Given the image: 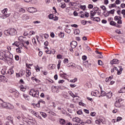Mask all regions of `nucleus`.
<instances>
[{
	"label": "nucleus",
	"mask_w": 125,
	"mask_h": 125,
	"mask_svg": "<svg viewBox=\"0 0 125 125\" xmlns=\"http://www.w3.org/2000/svg\"><path fill=\"white\" fill-rule=\"evenodd\" d=\"M5 36H15L17 34V31L14 28H9L4 31Z\"/></svg>",
	"instance_id": "nucleus-1"
},
{
	"label": "nucleus",
	"mask_w": 125,
	"mask_h": 125,
	"mask_svg": "<svg viewBox=\"0 0 125 125\" xmlns=\"http://www.w3.org/2000/svg\"><path fill=\"white\" fill-rule=\"evenodd\" d=\"M7 11H8V9H7V8H5L2 10V14L0 15V18L2 19H5L8 17H9V16H10V14L7 12Z\"/></svg>",
	"instance_id": "nucleus-2"
},
{
	"label": "nucleus",
	"mask_w": 125,
	"mask_h": 125,
	"mask_svg": "<svg viewBox=\"0 0 125 125\" xmlns=\"http://www.w3.org/2000/svg\"><path fill=\"white\" fill-rule=\"evenodd\" d=\"M12 58H13V56L10 52H7L5 53L4 61H10Z\"/></svg>",
	"instance_id": "nucleus-3"
},
{
	"label": "nucleus",
	"mask_w": 125,
	"mask_h": 125,
	"mask_svg": "<svg viewBox=\"0 0 125 125\" xmlns=\"http://www.w3.org/2000/svg\"><path fill=\"white\" fill-rule=\"evenodd\" d=\"M29 94L31 96H33V97H39V90L32 89L30 91Z\"/></svg>",
	"instance_id": "nucleus-4"
},
{
	"label": "nucleus",
	"mask_w": 125,
	"mask_h": 125,
	"mask_svg": "<svg viewBox=\"0 0 125 125\" xmlns=\"http://www.w3.org/2000/svg\"><path fill=\"white\" fill-rule=\"evenodd\" d=\"M115 70L117 71L118 75H121L122 72H123V68L121 66H118V67H115L114 68H112L111 70V73H114Z\"/></svg>",
	"instance_id": "nucleus-5"
},
{
	"label": "nucleus",
	"mask_w": 125,
	"mask_h": 125,
	"mask_svg": "<svg viewBox=\"0 0 125 125\" xmlns=\"http://www.w3.org/2000/svg\"><path fill=\"white\" fill-rule=\"evenodd\" d=\"M27 125H37V121L35 118L29 119V120L26 121Z\"/></svg>",
	"instance_id": "nucleus-6"
},
{
	"label": "nucleus",
	"mask_w": 125,
	"mask_h": 125,
	"mask_svg": "<svg viewBox=\"0 0 125 125\" xmlns=\"http://www.w3.org/2000/svg\"><path fill=\"white\" fill-rule=\"evenodd\" d=\"M91 95L93 96H97V97H100V93H99V91L97 90H94L91 93Z\"/></svg>",
	"instance_id": "nucleus-7"
},
{
	"label": "nucleus",
	"mask_w": 125,
	"mask_h": 125,
	"mask_svg": "<svg viewBox=\"0 0 125 125\" xmlns=\"http://www.w3.org/2000/svg\"><path fill=\"white\" fill-rule=\"evenodd\" d=\"M27 11H28V12H30V13H34L38 11L37 9L36 8H34V7H30L27 8Z\"/></svg>",
	"instance_id": "nucleus-8"
},
{
	"label": "nucleus",
	"mask_w": 125,
	"mask_h": 125,
	"mask_svg": "<svg viewBox=\"0 0 125 125\" xmlns=\"http://www.w3.org/2000/svg\"><path fill=\"white\" fill-rule=\"evenodd\" d=\"M114 20L117 21L118 24H122V18L119 16H116L114 17Z\"/></svg>",
	"instance_id": "nucleus-9"
},
{
	"label": "nucleus",
	"mask_w": 125,
	"mask_h": 125,
	"mask_svg": "<svg viewBox=\"0 0 125 125\" xmlns=\"http://www.w3.org/2000/svg\"><path fill=\"white\" fill-rule=\"evenodd\" d=\"M0 82H3V83H7L8 80L5 78L3 75H0Z\"/></svg>",
	"instance_id": "nucleus-10"
},
{
	"label": "nucleus",
	"mask_w": 125,
	"mask_h": 125,
	"mask_svg": "<svg viewBox=\"0 0 125 125\" xmlns=\"http://www.w3.org/2000/svg\"><path fill=\"white\" fill-rule=\"evenodd\" d=\"M23 45H20L19 47H18V48H17L16 49V52H17V53H21L22 49H23Z\"/></svg>",
	"instance_id": "nucleus-11"
},
{
	"label": "nucleus",
	"mask_w": 125,
	"mask_h": 125,
	"mask_svg": "<svg viewBox=\"0 0 125 125\" xmlns=\"http://www.w3.org/2000/svg\"><path fill=\"white\" fill-rule=\"evenodd\" d=\"M71 47L72 48H76V46L78 45V43L76 41H72L70 43Z\"/></svg>",
	"instance_id": "nucleus-12"
},
{
	"label": "nucleus",
	"mask_w": 125,
	"mask_h": 125,
	"mask_svg": "<svg viewBox=\"0 0 125 125\" xmlns=\"http://www.w3.org/2000/svg\"><path fill=\"white\" fill-rule=\"evenodd\" d=\"M67 67H68V68H73V69L74 68H76V64L73 62H70L68 64H67Z\"/></svg>",
	"instance_id": "nucleus-13"
},
{
	"label": "nucleus",
	"mask_w": 125,
	"mask_h": 125,
	"mask_svg": "<svg viewBox=\"0 0 125 125\" xmlns=\"http://www.w3.org/2000/svg\"><path fill=\"white\" fill-rule=\"evenodd\" d=\"M73 123H81V119L78 117H75L72 119Z\"/></svg>",
	"instance_id": "nucleus-14"
},
{
	"label": "nucleus",
	"mask_w": 125,
	"mask_h": 125,
	"mask_svg": "<svg viewBox=\"0 0 125 125\" xmlns=\"http://www.w3.org/2000/svg\"><path fill=\"white\" fill-rule=\"evenodd\" d=\"M22 97H23V98H24L25 100H27V101H30V96H29V95H28L26 94H22Z\"/></svg>",
	"instance_id": "nucleus-15"
},
{
	"label": "nucleus",
	"mask_w": 125,
	"mask_h": 125,
	"mask_svg": "<svg viewBox=\"0 0 125 125\" xmlns=\"http://www.w3.org/2000/svg\"><path fill=\"white\" fill-rule=\"evenodd\" d=\"M5 55V52H0V59L4 60V56Z\"/></svg>",
	"instance_id": "nucleus-16"
},
{
	"label": "nucleus",
	"mask_w": 125,
	"mask_h": 125,
	"mask_svg": "<svg viewBox=\"0 0 125 125\" xmlns=\"http://www.w3.org/2000/svg\"><path fill=\"white\" fill-rule=\"evenodd\" d=\"M7 120H8V123L13 124V118L11 116H8L7 117Z\"/></svg>",
	"instance_id": "nucleus-17"
},
{
	"label": "nucleus",
	"mask_w": 125,
	"mask_h": 125,
	"mask_svg": "<svg viewBox=\"0 0 125 125\" xmlns=\"http://www.w3.org/2000/svg\"><path fill=\"white\" fill-rule=\"evenodd\" d=\"M79 99H80V97L75 95V96L73 97V102L76 103L77 101H79Z\"/></svg>",
	"instance_id": "nucleus-18"
},
{
	"label": "nucleus",
	"mask_w": 125,
	"mask_h": 125,
	"mask_svg": "<svg viewBox=\"0 0 125 125\" xmlns=\"http://www.w3.org/2000/svg\"><path fill=\"white\" fill-rule=\"evenodd\" d=\"M7 109H9V110H12V109H14V106L9 103H8Z\"/></svg>",
	"instance_id": "nucleus-19"
},
{
	"label": "nucleus",
	"mask_w": 125,
	"mask_h": 125,
	"mask_svg": "<svg viewBox=\"0 0 125 125\" xmlns=\"http://www.w3.org/2000/svg\"><path fill=\"white\" fill-rule=\"evenodd\" d=\"M30 18L28 16H26V15H23L22 17V19L23 21H27V20H29Z\"/></svg>",
	"instance_id": "nucleus-20"
},
{
	"label": "nucleus",
	"mask_w": 125,
	"mask_h": 125,
	"mask_svg": "<svg viewBox=\"0 0 125 125\" xmlns=\"http://www.w3.org/2000/svg\"><path fill=\"white\" fill-rule=\"evenodd\" d=\"M52 90L54 92H56L58 93L59 92V90H58V88L55 86L52 87Z\"/></svg>",
	"instance_id": "nucleus-21"
},
{
	"label": "nucleus",
	"mask_w": 125,
	"mask_h": 125,
	"mask_svg": "<svg viewBox=\"0 0 125 125\" xmlns=\"http://www.w3.org/2000/svg\"><path fill=\"white\" fill-rule=\"evenodd\" d=\"M119 61L118 59H114L110 62L111 64H118Z\"/></svg>",
	"instance_id": "nucleus-22"
},
{
	"label": "nucleus",
	"mask_w": 125,
	"mask_h": 125,
	"mask_svg": "<svg viewBox=\"0 0 125 125\" xmlns=\"http://www.w3.org/2000/svg\"><path fill=\"white\" fill-rule=\"evenodd\" d=\"M115 107H117V108H120L121 106V103H120V101H117L115 103Z\"/></svg>",
	"instance_id": "nucleus-23"
},
{
	"label": "nucleus",
	"mask_w": 125,
	"mask_h": 125,
	"mask_svg": "<svg viewBox=\"0 0 125 125\" xmlns=\"http://www.w3.org/2000/svg\"><path fill=\"white\" fill-rule=\"evenodd\" d=\"M13 45H15L16 46H17L18 47H19L20 45H23V44H20V42H16L12 44Z\"/></svg>",
	"instance_id": "nucleus-24"
},
{
	"label": "nucleus",
	"mask_w": 125,
	"mask_h": 125,
	"mask_svg": "<svg viewBox=\"0 0 125 125\" xmlns=\"http://www.w3.org/2000/svg\"><path fill=\"white\" fill-rule=\"evenodd\" d=\"M8 105V103L3 102L2 103V108H5L7 109V106Z\"/></svg>",
	"instance_id": "nucleus-25"
},
{
	"label": "nucleus",
	"mask_w": 125,
	"mask_h": 125,
	"mask_svg": "<svg viewBox=\"0 0 125 125\" xmlns=\"http://www.w3.org/2000/svg\"><path fill=\"white\" fill-rule=\"evenodd\" d=\"M90 14L91 19H93V18H94L93 16H94L95 14H96V12L95 11H91L90 12Z\"/></svg>",
	"instance_id": "nucleus-26"
},
{
	"label": "nucleus",
	"mask_w": 125,
	"mask_h": 125,
	"mask_svg": "<svg viewBox=\"0 0 125 125\" xmlns=\"http://www.w3.org/2000/svg\"><path fill=\"white\" fill-rule=\"evenodd\" d=\"M32 42L34 44V46H35V47H38V43H37V41H36V39L33 38L32 39Z\"/></svg>",
	"instance_id": "nucleus-27"
},
{
	"label": "nucleus",
	"mask_w": 125,
	"mask_h": 125,
	"mask_svg": "<svg viewBox=\"0 0 125 125\" xmlns=\"http://www.w3.org/2000/svg\"><path fill=\"white\" fill-rule=\"evenodd\" d=\"M31 76V70L27 69L26 70V77L27 78Z\"/></svg>",
	"instance_id": "nucleus-28"
},
{
	"label": "nucleus",
	"mask_w": 125,
	"mask_h": 125,
	"mask_svg": "<svg viewBox=\"0 0 125 125\" xmlns=\"http://www.w3.org/2000/svg\"><path fill=\"white\" fill-rule=\"evenodd\" d=\"M47 68L49 70H53L54 69V64H50L48 65Z\"/></svg>",
	"instance_id": "nucleus-29"
},
{
	"label": "nucleus",
	"mask_w": 125,
	"mask_h": 125,
	"mask_svg": "<svg viewBox=\"0 0 125 125\" xmlns=\"http://www.w3.org/2000/svg\"><path fill=\"white\" fill-rule=\"evenodd\" d=\"M112 96H113V92H109L106 94V97H107V98H111Z\"/></svg>",
	"instance_id": "nucleus-30"
},
{
	"label": "nucleus",
	"mask_w": 125,
	"mask_h": 125,
	"mask_svg": "<svg viewBox=\"0 0 125 125\" xmlns=\"http://www.w3.org/2000/svg\"><path fill=\"white\" fill-rule=\"evenodd\" d=\"M14 18H15V19H18L19 18V13L18 12H15L14 14Z\"/></svg>",
	"instance_id": "nucleus-31"
},
{
	"label": "nucleus",
	"mask_w": 125,
	"mask_h": 125,
	"mask_svg": "<svg viewBox=\"0 0 125 125\" xmlns=\"http://www.w3.org/2000/svg\"><path fill=\"white\" fill-rule=\"evenodd\" d=\"M113 79V76H110L109 78H106L105 79L106 83H110V81Z\"/></svg>",
	"instance_id": "nucleus-32"
},
{
	"label": "nucleus",
	"mask_w": 125,
	"mask_h": 125,
	"mask_svg": "<svg viewBox=\"0 0 125 125\" xmlns=\"http://www.w3.org/2000/svg\"><path fill=\"white\" fill-rule=\"evenodd\" d=\"M30 113H31V114H32V115H34V116H35L36 117H38L39 116V115H38V113L36 112V111H35L30 110Z\"/></svg>",
	"instance_id": "nucleus-33"
},
{
	"label": "nucleus",
	"mask_w": 125,
	"mask_h": 125,
	"mask_svg": "<svg viewBox=\"0 0 125 125\" xmlns=\"http://www.w3.org/2000/svg\"><path fill=\"white\" fill-rule=\"evenodd\" d=\"M31 80L33 81V82H35L36 83H40V80H39V79H37L36 78L32 77Z\"/></svg>",
	"instance_id": "nucleus-34"
},
{
	"label": "nucleus",
	"mask_w": 125,
	"mask_h": 125,
	"mask_svg": "<svg viewBox=\"0 0 125 125\" xmlns=\"http://www.w3.org/2000/svg\"><path fill=\"white\" fill-rule=\"evenodd\" d=\"M125 93V87H122L120 90L119 91V93Z\"/></svg>",
	"instance_id": "nucleus-35"
},
{
	"label": "nucleus",
	"mask_w": 125,
	"mask_h": 125,
	"mask_svg": "<svg viewBox=\"0 0 125 125\" xmlns=\"http://www.w3.org/2000/svg\"><path fill=\"white\" fill-rule=\"evenodd\" d=\"M40 114L41 115V116H42V117L43 118H45L46 117H47V115L46 114V113H44V112H40Z\"/></svg>",
	"instance_id": "nucleus-36"
},
{
	"label": "nucleus",
	"mask_w": 125,
	"mask_h": 125,
	"mask_svg": "<svg viewBox=\"0 0 125 125\" xmlns=\"http://www.w3.org/2000/svg\"><path fill=\"white\" fill-rule=\"evenodd\" d=\"M14 73V71L13 69H9L7 71V74L9 75H12Z\"/></svg>",
	"instance_id": "nucleus-37"
},
{
	"label": "nucleus",
	"mask_w": 125,
	"mask_h": 125,
	"mask_svg": "<svg viewBox=\"0 0 125 125\" xmlns=\"http://www.w3.org/2000/svg\"><path fill=\"white\" fill-rule=\"evenodd\" d=\"M65 120L64 119H60V125H65Z\"/></svg>",
	"instance_id": "nucleus-38"
},
{
	"label": "nucleus",
	"mask_w": 125,
	"mask_h": 125,
	"mask_svg": "<svg viewBox=\"0 0 125 125\" xmlns=\"http://www.w3.org/2000/svg\"><path fill=\"white\" fill-rule=\"evenodd\" d=\"M92 20H93V21H96L97 22H99L100 21V19L98 17L93 18Z\"/></svg>",
	"instance_id": "nucleus-39"
},
{
	"label": "nucleus",
	"mask_w": 125,
	"mask_h": 125,
	"mask_svg": "<svg viewBox=\"0 0 125 125\" xmlns=\"http://www.w3.org/2000/svg\"><path fill=\"white\" fill-rule=\"evenodd\" d=\"M125 40L123 38H121L119 39V42H120V43H125Z\"/></svg>",
	"instance_id": "nucleus-40"
},
{
	"label": "nucleus",
	"mask_w": 125,
	"mask_h": 125,
	"mask_svg": "<svg viewBox=\"0 0 125 125\" xmlns=\"http://www.w3.org/2000/svg\"><path fill=\"white\" fill-rule=\"evenodd\" d=\"M21 91H26V87H24V85H21Z\"/></svg>",
	"instance_id": "nucleus-41"
},
{
	"label": "nucleus",
	"mask_w": 125,
	"mask_h": 125,
	"mask_svg": "<svg viewBox=\"0 0 125 125\" xmlns=\"http://www.w3.org/2000/svg\"><path fill=\"white\" fill-rule=\"evenodd\" d=\"M61 62L62 61L59 60L58 61V63L57 64V68H58V69L59 70V69H60V66H61Z\"/></svg>",
	"instance_id": "nucleus-42"
},
{
	"label": "nucleus",
	"mask_w": 125,
	"mask_h": 125,
	"mask_svg": "<svg viewBox=\"0 0 125 125\" xmlns=\"http://www.w3.org/2000/svg\"><path fill=\"white\" fill-rule=\"evenodd\" d=\"M74 34L75 35H79L80 34V30L76 29L74 30Z\"/></svg>",
	"instance_id": "nucleus-43"
},
{
	"label": "nucleus",
	"mask_w": 125,
	"mask_h": 125,
	"mask_svg": "<svg viewBox=\"0 0 125 125\" xmlns=\"http://www.w3.org/2000/svg\"><path fill=\"white\" fill-rule=\"evenodd\" d=\"M61 7V8H65L66 7V4L64 2L62 3Z\"/></svg>",
	"instance_id": "nucleus-44"
},
{
	"label": "nucleus",
	"mask_w": 125,
	"mask_h": 125,
	"mask_svg": "<svg viewBox=\"0 0 125 125\" xmlns=\"http://www.w3.org/2000/svg\"><path fill=\"white\" fill-rule=\"evenodd\" d=\"M18 114H21V115H19L18 117H17V119H18V120H21V115H22V113L21 112H18Z\"/></svg>",
	"instance_id": "nucleus-45"
},
{
	"label": "nucleus",
	"mask_w": 125,
	"mask_h": 125,
	"mask_svg": "<svg viewBox=\"0 0 125 125\" xmlns=\"http://www.w3.org/2000/svg\"><path fill=\"white\" fill-rule=\"evenodd\" d=\"M116 3L111 4L109 5V8H112L113 7H115Z\"/></svg>",
	"instance_id": "nucleus-46"
},
{
	"label": "nucleus",
	"mask_w": 125,
	"mask_h": 125,
	"mask_svg": "<svg viewBox=\"0 0 125 125\" xmlns=\"http://www.w3.org/2000/svg\"><path fill=\"white\" fill-rule=\"evenodd\" d=\"M68 93H69V94H70V95H71V96H72V97H75V96L76 95L74 94V93H73V92H72V91H69L68 92Z\"/></svg>",
	"instance_id": "nucleus-47"
},
{
	"label": "nucleus",
	"mask_w": 125,
	"mask_h": 125,
	"mask_svg": "<svg viewBox=\"0 0 125 125\" xmlns=\"http://www.w3.org/2000/svg\"><path fill=\"white\" fill-rule=\"evenodd\" d=\"M100 7L104 11H106V7L105 6L102 5L100 6Z\"/></svg>",
	"instance_id": "nucleus-48"
},
{
	"label": "nucleus",
	"mask_w": 125,
	"mask_h": 125,
	"mask_svg": "<svg viewBox=\"0 0 125 125\" xmlns=\"http://www.w3.org/2000/svg\"><path fill=\"white\" fill-rule=\"evenodd\" d=\"M53 17H54V16L53 15V14H50L48 16V18L49 19H50V20L53 19Z\"/></svg>",
	"instance_id": "nucleus-49"
},
{
	"label": "nucleus",
	"mask_w": 125,
	"mask_h": 125,
	"mask_svg": "<svg viewBox=\"0 0 125 125\" xmlns=\"http://www.w3.org/2000/svg\"><path fill=\"white\" fill-rule=\"evenodd\" d=\"M80 8L83 9V10H85V8H86V6L85 5H81L80 6Z\"/></svg>",
	"instance_id": "nucleus-50"
},
{
	"label": "nucleus",
	"mask_w": 125,
	"mask_h": 125,
	"mask_svg": "<svg viewBox=\"0 0 125 125\" xmlns=\"http://www.w3.org/2000/svg\"><path fill=\"white\" fill-rule=\"evenodd\" d=\"M36 34V32H35V31H31L29 32V35L30 36H33V35H35Z\"/></svg>",
	"instance_id": "nucleus-51"
},
{
	"label": "nucleus",
	"mask_w": 125,
	"mask_h": 125,
	"mask_svg": "<svg viewBox=\"0 0 125 125\" xmlns=\"http://www.w3.org/2000/svg\"><path fill=\"white\" fill-rule=\"evenodd\" d=\"M59 37L63 39L64 38V33L61 32L59 34Z\"/></svg>",
	"instance_id": "nucleus-52"
},
{
	"label": "nucleus",
	"mask_w": 125,
	"mask_h": 125,
	"mask_svg": "<svg viewBox=\"0 0 125 125\" xmlns=\"http://www.w3.org/2000/svg\"><path fill=\"white\" fill-rule=\"evenodd\" d=\"M66 33H67V34H71V29H65Z\"/></svg>",
	"instance_id": "nucleus-53"
},
{
	"label": "nucleus",
	"mask_w": 125,
	"mask_h": 125,
	"mask_svg": "<svg viewBox=\"0 0 125 125\" xmlns=\"http://www.w3.org/2000/svg\"><path fill=\"white\" fill-rule=\"evenodd\" d=\"M98 63V64L100 66H102L103 65V62H102L101 60H99Z\"/></svg>",
	"instance_id": "nucleus-54"
},
{
	"label": "nucleus",
	"mask_w": 125,
	"mask_h": 125,
	"mask_svg": "<svg viewBox=\"0 0 125 125\" xmlns=\"http://www.w3.org/2000/svg\"><path fill=\"white\" fill-rule=\"evenodd\" d=\"M45 52L47 53V54H51V51L50 50H49V49L45 50Z\"/></svg>",
	"instance_id": "nucleus-55"
},
{
	"label": "nucleus",
	"mask_w": 125,
	"mask_h": 125,
	"mask_svg": "<svg viewBox=\"0 0 125 125\" xmlns=\"http://www.w3.org/2000/svg\"><path fill=\"white\" fill-rule=\"evenodd\" d=\"M106 95V92L104 91H102L101 96H105Z\"/></svg>",
	"instance_id": "nucleus-56"
},
{
	"label": "nucleus",
	"mask_w": 125,
	"mask_h": 125,
	"mask_svg": "<svg viewBox=\"0 0 125 125\" xmlns=\"http://www.w3.org/2000/svg\"><path fill=\"white\" fill-rule=\"evenodd\" d=\"M23 39H24V37L23 36H20L19 37V41H20V42H22V41H23Z\"/></svg>",
	"instance_id": "nucleus-57"
},
{
	"label": "nucleus",
	"mask_w": 125,
	"mask_h": 125,
	"mask_svg": "<svg viewBox=\"0 0 125 125\" xmlns=\"http://www.w3.org/2000/svg\"><path fill=\"white\" fill-rule=\"evenodd\" d=\"M77 113L78 115H82L83 114V111L82 110H79L77 112Z\"/></svg>",
	"instance_id": "nucleus-58"
},
{
	"label": "nucleus",
	"mask_w": 125,
	"mask_h": 125,
	"mask_svg": "<svg viewBox=\"0 0 125 125\" xmlns=\"http://www.w3.org/2000/svg\"><path fill=\"white\" fill-rule=\"evenodd\" d=\"M62 57L63 56L60 54L57 55V58H58V59H61Z\"/></svg>",
	"instance_id": "nucleus-59"
},
{
	"label": "nucleus",
	"mask_w": 125,
	"mask_h": 125,
	"mask_svg": "<svg viewBox=\"0 0 125 125\" xmlns=\"http://www.w3.org/2000/svg\"><path fill=\"white\" fill-rule=\"evenodd\" d=\"M115 4H121V0H116L115 1Z\"/></svg>",
	"instance_id": "nucleus-60"
},
{
	"label": "nucleus",
	"mask_w": 125,
	"mask_h": 125,
	"mask_svg": "<svg viewBox=\"0 0 125 125\" xmlns=\"http://www.w3.org/2000/svg\"><path fill=\"white\" fill-rule=\"evenodd\" d=\"M104 2L105 5H107V4H108V3H109V0H104Z\"/></svg>",
	"instance_id": "nucleus-61"
},
{
	"label": "nucleus",
	"mask_w": 125,
	"mask_h": 125,
	"mask_svg": "<svg viewBox=\"0 0 125 125\" xmlns=\"http://www.w3.org/2000/svg\"><path fill=\"white\" fill-rule=\"evenodd\" d=\"M110 14H114L115 13V10L113 9L109 11Z\"/></svg>",
	"instance_id": "nucleus-62"
},
{
	"label": "nucleus",
	"mask_w": 125,
	"mask_h": 125,
	"mask_svg": "<svg viewBox=\"0 0 125 125\" xmlns=\"http://www.w3.org/2000/svg\"><path fill=\"white\" fill-rule=\"evenodd\" d=\"M20 74L22 76V75H24L25 74V71L21 70L20 71Z\"/></svg>",
	"instance_id": "nucleus-63"
},
{
	"label": "nucleus",
	"mask_w": 125,
	"mask_h": 125,
	"mask_svg": "<svg viewBox=\"0 0 125 125\" xmlns=\"http://www.w3.org/2000/svg\"><path fill=\"white\" fill-rule=\"evenodd\" d=\"M69 62V60H68V59H66L65 58L63 60V63H68Z\"/></svg>",
	"instance_id": "nucleus-64"
}]
</instances>
